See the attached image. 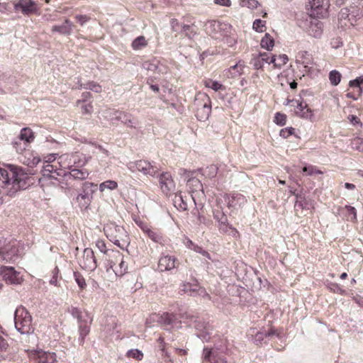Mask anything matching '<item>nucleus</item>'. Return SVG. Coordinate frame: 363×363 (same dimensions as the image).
<instances>
[{
    "label": "nucleus",
    "mask_w": 363,
    "mask_h": 363,
    "mask_svg": "<svg viewBox=\"0 0 363 363\" xmlns=\"http://www.w3.org/2000/svg\"><path fill=\"white\" fill-rule=\"evenodd\" d=\"M313 14L318 17H324L330 6V0H309Z\"/></svg>",
    "instance_id": "nucleus-18"
},
{
    "label": "nucleus",
    "mask_w": 363,
    "mask_h": 363,
    "mask_svg": "<svg viewBox=\"0 0 363 363\" xmlns=\"http://www.w3.org/2000/svg\"><path fill=\"white\" fill-rule=\"evenodd\" d=\"M12 145L16 151L20 154L26 152V147H28V144L21 140H20L18 137L13 140Z\"/></svg>",
    "instance_id": "nucleus-40"
},
{
    "label": "nucleus",
    "mask_w": 363,
    "mask_h": 363,
    "mask_svg": "<svg viewBox=\"0 0 363 363\" xmlns=\"http://www.w3.org/2000/svg\"><path fill=\"white\" fill-rule=\"evenodd\" d=\"M245 65L244 62L240 60L237 64L230 67V68L226 70L225 75L228 78H236L240 77L243 74V69Z\"/></svg>",
    "instance_id": "nucleus-24"
},
{
    "label": "nucleus",
    "mask_w": 363,
    "mask_h": 363,
    "mask_svg": "<svg viewBox=\"0 0 363 363\" xmlns=\"http://www.w3.org/2000/svg\"><path fill=\"white\" fill-rule=\"evenodd\" d=\"M117 187V182L113 180H107L106 182H104L99 186V189L101 191H104L106 189L113 190L116 189Z\"/></svg>",
    "instance_id": "nucleus-47"
},
{
    "label": "nucleus",
    "mask_w": 363,
    "mask_h": 363,
    "mask_svg": "<svg viewBox=\"0 0 363 363\" xmlns=\"http://www.w3.org/2000/svg\"><path fill=\"white\" fill-rule=\"evenodd\" d=\"M171 28L174 32L181 33L182 23H180L176 18H172L170 21Z\"/></svg>",
    "instance_id": "nucleus-56"
},
{
    "label": "nucleus",
    "mask_w": 363,
    "mask_h": 363,
    "mask_svg": "<svg viewBox=\"0 0 363 363\" xmlns=\"http://www.w3.org/2000/svg\"><path fill=\"white\" fill-rule=\"evenodd\" d=\"M294 130L295 129L291 127L283 128L280 130L279 135L283 138H287L294 133Z\"/></svg>",
    "instance_id": "nucleus-61"
},
{
    "label": "nucleus",
    "mask_w": 363,
    "mask_h": 363,
    "mask_svg": "<svg viewBox=\"0 0 363 363\" xmlns=\"http://www.w3.org/2000/svg\"><path fill=\"white\" fill-rule=\"evenodd\" d=\"M183 320L189 319L187 322L190 326L194 327L197 331L196 335L203 341H208L211 334L212 328L208 323H206L203 319L196 318L189 314L183 315L181 316Z\"/></svg>",
    "instance_id": "nucleus-4"
},
{
    "label": "nucleus",
    "mask_w": 363,
    "mask_h": 363,
    "mask_svg": "<svg viewBox=\"0 0 363 363\" xmlns=\"http://www.w3.org/2000/svg\"><path fill=\"white\" fill-rule=\"evenodd\" d=\"M119 114L118 121H121L124 125L131 128L138 127L139 122L131 113L121 111Z\"/></svg>",
    "instance_id": "nucleus-23"
},
{
    "label": "nucleus",
    "mask_w": 363,
    "mask_h": 363,
    "mask_svg": "<svg viewBox=\"0 0 363 363\" xmlns=\"http://www.w3.org/2000/svg\"><path fill=\"white\" fill-rule=\"evenodd\" d=\"M74 28L73 23L68 18H65L62 25H55L52 27V32H57L60 35H70Z\"/></svg>",
    "instance_id": "nucleus-22"
},
{
    "label": "nucleus",
    "mask_w": 363,
    "mask_h": 363,
    "mask_svg": "<svg viewBox=\"0 0 363 363\" xmlns=\"http://www.w3.org/2000/svg\"><path fill=\"white\" fill-rule=\"evenodd\" d=\"M147 45V41L143 35L137 37L131 44V47L134 50H142Z\"/></svg>",
    "instance_id": "nucleus-35"
},
{
    "label": "nucleus",
    "mask_w": 363,
    "mask_h": 363,
    "mask_svg": "<svg viewBox=\"0 0 363 363\" xmlns=\"http://www.w3.org/2000/svg\"><path fill=\"white\" fill-rule=\"evenodd\" d=\"M69 311L74 318H76L78 320V323L84 320L82 318V311L78 308L72 306L69 309Z\"/></svg>",
    "instance_id": "nucleus-53"
},
{
    "label": "nucleus",
    "mask_w": 363,
    "mask_h": 363,
    "mask_svg": "<svg viewBox=\"0 0 363 363\" xmlns=\"http://www.w3.org/2000/svg\"><path fill=\"white\" fill-rule=\"evenodd\" d=\"M296 62L303 65L305 68H308L313 64V59L308 52L300 51L296 55Z\"/></svg>",
    "instance_id": "nucleus-27"
},
{
    "label": "nucleus",
    "mask_w": 363,
    "mask_h": 363,
    "mask_svg": "<svg viewBox=\"0 0 363 363\" xmlns=\"http://www.w3.org/2000/svg\"><path fill=\"white\" fill-rule=\"evenodd\" d=\"M127 269L128 265L123 260V257L121 258V259L118 261V264L116 265V267H115V268H113V272L115 273L116 276L121 277L127 272Z\"/></svg>",
    "instance_id": "nucleus-38"
},
{
    "label": "nucleus",
    "mask_w": 363,
    "mask_h": 363,
    "mask_svg": "<svg viewBox=\"0 0 363 363\" xmlns=\"http://www.w3.org/2000/svg\"><path fill=\"white\" fill-rule=\"evenodd\" d=\"M169 72V67L163 62L158 60L155 73L159 74H164Z\"/></svg>",
    "instance_id": "nucleus-55"
},
{
    "label": "nucleus",
    "mask_w": 363,
    "mask_h": 363,
    "mask_svg": "<svg viewBox=\"0 0 363 363\" xmlns=\"http://www.w3.org/2000/svg\"><path fill=\"white\" fill-rule=\"evenodd\" d=\"M342 75L337 70H332L329 73V80L333 86H337L341 81Z\"/></svg>",
    "instance_id": "nucleus-44"
},
{
    "label": "nucleus",
    "mask_w": 363,
    "mask_h": 363,
    "mask_svg": "<svg viewBox=\"0 0 363 363\" xmlns=\"http://www.w3.org/2000/svg\"><path fill=\"white\" fill-rule=\"evenodd\" d=\"M77 89H89V90H91L92 91H94L96 93H100L101 92V86L94 82H88L87 83H85V84H79L78 86L76 87Z\"/></svg>",
    "instance_id": "nucleus-36"
},
{
    "label": "nucleus",
    "mask_w": 363,
    "mask_h": 363,
    "mask_svg": "<svg viewBox=\"0 0 363 363\" xmlns=\"http://www.w3.org/2000/svg\"><path fill=\"white\" fill-rule=\"evenodd\" d=\"M303 172H305L306 175L309 176L315 174H321L323 173L321 171L318 170L316 167L311 164L303 167Z\"/></svg>",
    "instance_id": "nucleus-48"
},
{
    "label": "nucleus",
    "mask_w": 363,
    "mask_h": 363,
    "mask_svg": "<svg viewBox=\"0 0 363 363\" xmlns=\"http://www.w3.org/2000/svg\"><path fill=\"white\" fill-rule=\"evenodd\" d=\"M127 355L128 357H132L137 360H141L143 357V352L138 349H133L128 350L127 352Z\"/></svg>",
    "instance_id": "nucleus-51"
},
{
    "label": "nucleus",
    "mask_w": 363,
    "mask_h": 363,
    "mask_svg": "<svg viewBox=\"0 0 363 363\" xmlns=\"http://www.w3.org/2000/svg\"><path fill=\"white\" fill-rule=\"evenodd\" d=\"M252 64L255 69H261V68H262V67L264 65V58L260 57L259 55L257 57H255L252 60Z\"/></svg>",
    "instance_id": "nucleus-57"
},
{
    "label": "nucleus",
    "mask_w": 363,
    "mask_h": 363,
    "mask_svg": "<svg viewBox=\"0 0 363 363\" xmlns=\"http://www.w3.org/2000/svg\"><path fill=\"white\" fill-rule=\"evenodd\" d=\"M16 11H21L23 15L29 16L38 12V8L33 0H18L13 4Z\"/></svg>",
    "instance_id": "nucleus-13"
},
{
    "label": "nucleus",
    "mask_w": 363,
    "mask_h": 363,
    "mask_svg": "<svg viewBox=\"0 0 363 363\" xmlns=\"http://www.w3.org/2000/svg\"><path fill=\"white\" fill-rule=\"evenodd\" d=\"M265 24H266V22L264 21H262L261 19H256L253 22L252 28L257 32L262 33L264 30Z\"/></svg>",
    "instance_id": "nucleus-50"
},
{
    "label": "nucleus",
    "mask_w": 363,
    "mask_h": 363,
    "mask_svg": "<svg viewBox=\"0 0 363 363\" xmlns=\"http://www.w3.org/2000/svg\"><path fill=\"white\" fill-rule=\"evenodd\" d=\"M242 7H247L250 9H254L259 4L257 0H241L240 3Z\"/></svg>",
    "instance_id": "nucleus-49"
},
{
    "label": "nucleus",
    "mask_w": 363,
    "mask_h": 363,
    "mask_svg": "<svg viewBox=\"0 0 363 363\" xmlns=\"http://www.w3.org/2000/svg\"><path fill=\"white\" fill-rule=\"evenodd\" d=\"M296 200L294 205L296 211H298V208L304 209L308 208V201L303 195L297 194L296 195Z\"/></svg>",
    "instance_id": "nucleus-41"
},
{
    "label": "nucleus",
    "mask_w": 363,
    "mask_h": 363,
    "mask_svg": "<svg viewBox=\"0 0 363 363\" xmlns=\"http://www.w3.org/2000/svg\"><path fill=\"white\" fill-rule=\"evenodd\" d=\"M155 323H158L165 326H170L172 328H179L180 321L176 315L168 312L160 314H152L146 320V325L147 327H152Z\"/></svg>",
    "instance_id": "nucleus-6"
},
{
    "label": "nucleus",
    "mask_w": 363,
    "mask_h": 363,
    "mask_svg": "<svg viewBox=\"0 0 363 363\" xmlns=\"http://www.w3.org/2000/svg\"><path fill=\"white\" fill-rule=\"evenodd\" d=\"M181 33L191 39L197 34V28L195 24H182Z\"/></svg>",
    "instance_id": "nucleus-32"
},
{
    "label": "nucleus",
    "mask_w": 363,
    "mask_h": 363,
    "mask_svg": "<svg viewBox=\"0 0 363 363\" xmlns=\"http://www.w3.org/2000/svg\"><path fill=\"white\" fill-rule=\"evenodd\" d=\"M18 138L20 140H21L28 144L34 140V134L30 128H23L21 129Z\"/></svg>",
    "instance_id": "nucleus-33"
},
{
    "label": "nucleus",
    "mask_w": 363,
    "mask_h": 363,
    "mask_svg": "<svg viewBox=\"0 0 363 363\" xmlns=\"http://www.w3.org/2000/svg\"><path fill=\"white\" fill-rule=\"evenodd\" d=\"M121 112V111L119 110L106 108L103 111V116L112 123H114L115 121H118Z\"/></svg>",
    "instance_id": "nucleus-31"
},
{
    "label": "nucleus",
    "mask_w": 363,
    "mask_h": 363,
    "mask_svg": "<svg viewBox=\"0 0 363 363\" xmlns=\"http://www.w3.org/2000/svg\"><path fill=\"white\" fill-rule=\"evenodd\" d=\"M160 187L164 194L168 196L175 190V183L169 172H163L158 176Z\"/></svg>",
    "instance_id": "nucleus-12"
},
{
    "label": "nucleus",
    "mask_w": 363,
    "mask_h": 363,
    "mask_svg": "<svg viewBox=\"0 0 363 363\" xmlns=\"http://www.w3.org/2000/svg\"><path fill=\"white\" fill-rule=\"evenodd\" d=\"M349 86L352 91H348L346 96L357 100L363 94V75L350 81Z\"/></svg>",
    "instance_id": "nucleus-17"
},
{
    "label": "nucleus",
    "mask_w": 363,
    "mask_h": 363,
    "mask_svg": "<svg viewBox=\"0 0 363 363\" xmlns=\"http://www.w3.org/2000/svg\"><path fill=\"white\" fill-rule=\"evenodd\" d=\"M82 268L87 271H94L97 267V262L91 248H85L82 258L79 261Z\"/></svg>",
    "instance_id": "nucleus-11"
},
{
    "label": "nucleus",
    "mask_w": 363,
    "mask_h": 363,
    "mask_svg": "<svg viewBox=\"0 0 363 363\" xmlns=\"http://www.w3.org/2000/svg\"><path fill=\"white\" fill-rule=\"evenodd\" d=\"M187 186L192 192L194 191L201 190L203 187L200 180L196 178L189 179L187 181Z\"/></svg>",
    "instance_id": "nucleus-42"
},
{
    "label": "nucleus",
    "mask_w": 363,
    "mask_h": 363,
    "mask_svg": "<svg viewBox=\"0 0 363 363\" xmlns=\"http://www.w3.org/2000/svg\"><path fill=\"white\" fill-rule=\"evenodd\" d=\"M179 265L178 259L169 255H163L158 261V269L160 272H167L175 269Z\"/></svg>",
    "instance_id": "nucleus-16"
},
{
    "label": "nucleus",
    "mask_w": 363,
    "mask_h": 363,
    "mask_svg": "<svg viewBox=\"0 0 363 363\" xmlns=\"http://www.w3.org/2000/svg\"><path fill=\"white\" fill-rule=\"evenodd\" d=\"M288 60L289 59L286 55H280L278 57L272 55L271 56L270 62H272L275 67H281L284 65Z\"/></svg>",
    "instance_id": "nucleus-37"
},
{
    "label": "nucleus",
    "mask_w": 363,
    "mask_h": 363,
    "mask_svg": "<svg viewBox=\"0 0 363 363\" xmlns=\"http://www.w3.org/2000/svg\"><path fill=\"white\" fill-rule=\"evenodd\" d=\"M75 18L82 26L90 20V17L87 15H77Z\"/></svg>",
    "instance_id": "nucleus-64"
},
{
    "label": "nucleus",
    "mask_w": 363,
    "mask_h": 363,
    "mask_svg": "<svg viewBox=\"0 0 363 363\" xmlns=\"http://www.w3.org/2000/svg\"><path fill=\"white\" fill-rule=\"evenodd\" d=\"M211 102L209 96L203 93L196 94L194 106L196 108V116L199 121L208 119L211 112Z\"/></svg>",
    "instance_id": "nucleus-5"
},
{
    "label": "nucleus",
    "mask_w": 363,
    "mask_h": 363,
    "mask_svg": "<svg viewBox=\"0 0 363 363\" xmlns=\"http://www.w3.org/2000/svg\"><path fill=\"white\" fill-rule=\"evenodd\" d=\"M274 335V331L271 330H263L262 331L257 332L254 337V342L257 344H261L262 340H264V337H270Z\"/></svg>",
    "instance_id": "nucleus-34"
},
{
    "label": "nucleus",
    "mask_w": 363,
    "mask_h": 363,
    "mask_svg": "<svg viewBox=\"0 0 363 363\" xmlns=\"http://www.w3.org/2000/svg\"><path fill=\"white\" fill-rule=\"evenodd\" d=\"M308 31L310 35L314 38H320L323 33V23L317 19H315L313 21L311 22Z\"/></svg>",
    "instance_id": "nucleus-28"
},
{
    "label": "nucleus",
    "mask_w": 363,
    "mask_h": 363,
    "mask_svg": "<svg viewBox=\"0 0 363 363\" xmlns=\"http://www.w3.org/2000/svg\"><path fill=\"white\" fill-rule=\"evenodd\" d=\"M274 122L279 125H284L286 122V116L281 113H277L274 116Z\"/></svg>",
    "instance_id": "nucleus-59"
},
{
    "label": "nucleus",
    "mask_w": 363,
    "mask_h": 363,
    "mask_svg": "<svg viewBox=\"0 0 363 363\" xmlns=\"http://www.w3.org/2000/svg\"><path fill=\"white\" fill-rule=\"evenodd\" d=\"M158 60H157L156 58H153V59L145 61L142 65L143 68L146 70L151 71V72H153L154 73H155L157 65H158Z\"/></svg>",
    "instance_id": "nucleus-43"
},
{
    "label": "nucleus",
    "mask_w": 363,
    "mask_h": 363,
    "mask_svg": "<svg viewBox=\"0 0 363 363\" xmlns=\"http://www.w3.org/2000/svg\"><path fill=\"white\" fill-rule=\"evenodd\" d=\"M128 168L131 172L139 171L145 175L155 177L158 173V168L153 166L150 162L146 160H138L129 164Z\"/></svg>",
    "instance_id": "nucleus-10"
},
{
    "label": "nucleus",
    "mask_w": 363,
    "mask_h": 363,
    "mask_svg": "<svg viewBox=\"0 0 363 363\" xmlns=\"http://www.w3.org/2000/svg\"><path fill=\"white\" fill-rule=\"evenodd\" d=\"M91 320H92L90 318L89 323L87 322V320H85L78 323L79 333L78 341L80 345L84 344L85 337L89 333Z\"/></svg>",
    "instance_id": "nucleus-25"
},
{
    "label": "nucleus",
    "mask_w": 363,
    "mask_h": 363,
    "mask_svg": "<svg viewBox=\"0 0 363 363\" xmlns=\"http://www.w3.org/2000/svg\"><path fill=\"white\" fill-rule=\"evenodd\" d=\"M121 258H123V255L118 250H111L108 252L107 256L104 257L107 272H109L111 269L113 271V268L116 267Z\"/></svg>",
    "instance_id": "nucleus-19"
},
{
    "label": "nucleus",
    "mask_w": 363,
    "mask_h": 363,
    "mask_svg": "<svg viewBox=\"0 0 363 363\" xmlns=\"http://www.w3.org/2000/svg\"><path fill=\"white\" fill-rule=\"evenodd\" d=\"M213 218L218 223V228L222 233H225L236 238L238 230L228 223L227 216L220 210L213 211Z\"/></svg>",
    "instance_id": "nucleus-7"
},
{
    "label": "nucleus",
    "mask_w": 363,
    "mask_h": 363,
    "mask_svg": "<svg viewBox=\"0 0 363 363\" xmlns=\"http://www.w3.org/2000/svg\"><path fill=\"white\" fill-rule=\"evenodd\" d=\"M35 363H58L55 352L38 351L35 354Z\"/></svg>",
    "instance_id": "nucleus-21"
},
{
    "label": "nucleus",
    "mask_w": 363,
    "mask_h": 363,
    "mask_svg": "<svg viewBox=\"0 0 363 363\" xmlns=\"http://www.w3.org/2000/svg\"><path fill=\"white\" fill-rule=\"evenodd\" d=\"M65 177H69V178H73L74 179L83 180L88 177L89 172L85 169H72L70 170L69 174L64 173Z\"/></svg>",
    "instance_id": "nucleus-29"
},
{
    "label": "nucleus",
    "mask_w": 363,
    "mask_h": 363,
    "mask_svg": "<svg viewBox=\"0 0 363 363\" xmlns=\"http://www.w3.org/2000/svg\"><path fill=\"white\" fill-rule=\"evenodd\" d=\"M225 201L229 208L242 207L246 202V197L240 193H233L225 197Z\"/></svg>",
    "instance_id": "nucleus-20"
},
{
    "label": "nucleus",
    "mask_w": 363,
    "mask_h": 363,
    "mask_svg": "<svg viewBox=\"0 0 363 363\" xmlns=\"http://www.w3.org/2000/svg\"><path fill=\"white\" fill-rule=\"evenodd\" d=\"M181 290L184 293L189 296H202L203 298L206 297L208 298H210L208 294L206 292V289L203 287L200 286L197 284H191L189 282H185L181 286Z\"/></svg>",
    "instance_id": "nucleus-15"
},
{
    "label": "nucleus",
    "mask_w": 363,
    "mask_h": 363,
    "mask_svg": "<svg viewBox=\"0 0 363 363\" xmlns=\"http://www.w3.org/2000/svg\"><path fill=\"white\" fill-rule=\"evenodd\" d=\"M15 328L21 334H29L33 332L32 316L23 306L16 308L14 315Z\"/></svg>",
    "instance_id": "nucleus-3"
},
{
    "label": "nucleus",
    "mask_w": 363,
    "mask_h": 363,
    "mask_svg": "<svg viewBox=\"0 0 363 363\" xmlns=\"http://www.w3.org/2000/svg\"><path fill=\"white\" fill-rule=\"evenodd\" d=\"M349 17H350L349 9L347 8L342 9L340 12L338 14L339 21H342L343 20H346L347 18H348V20L350 21V19Z\"/></svg>",
    "instance_id": "nucleus-63"
},
{
    "label": "nucleus",
    "mask_w": 363,
    "mask_h": 363,
    "mask_svg": "<svg viewBox=\"0 0 363 363\" xmlns=\"http://www.w3.org/2000/svg\"><path fill=\"white\" fill-rule=\"evenodd\" d=\"M0 257L7 262H14L18 258L14 244H11L5 238L0 239Z\"/></svg>",
    "instance_id": "nucleus-9"
},
{
    "label": "nucleus",
    "mask_w": 363,
    "mask_h": 363,
    "mask_svg": "<svg viewBox=\"0 0 363 363\" xmlns=\"http://www.w3.org/2000/svg\"><path fill=\"white\" fill-rule=\"evenodd\" d=\"M174 203L175 207L180 210L186 211L187 209V203L184 202L182 195H175Z\"/></svg>",
    "instance_id": "nucleus-46"
},
{
    "label": "nucleus",
    "mask_w": 363,
    "mask_h": 363,
    "mask_svg": "<svg viewBox=\"0 0 363 363\" xmlns=\"http://www.w3.org/2000/svg\"><path fill=\"white\" fill-rule=\"evenodd\" d=\"M104 230L110 241L120 248L124 249L129 244L128 234L123 226L110 223L105 225Z\"/></svg>",
    "instance_id": "nucleus-2"
},
{
    "label": "nucleus",
    "mask_w": 363,
    "mask_h": 363,
    "mask_svg": "<svg viewBox=\"0 0 363 363\" xmlns=\"http://www.w3.org/2000/svg\"><path fill=\"white\" fill-rule=\"evenodd\" d=\"M204 30L206 33L213 38H218L224 35L230 28V25L218 21L210 20L205 23Z\"/></svg>",
    "instance_id": "nucleus-8"
},
{
    "label": "nucleus",
    "mask_w": 363,
    "mask_h": 363,
    "mask_svg": "<svg viewBox=\"0 0 363 363\" xmlns=\"http://www.w3.org/2000/svg\"><path fill=\"white\" fill-rule=\"evenodd\" d=\"M96 247L99 250L100 252L104 253V258L107 256L108 252L111 250H107L106 244L103 240H98L96 243Z\"/></svg>",
    "instance_id": "nucleus-58"
},
{
    "label": "nucleus",
    "mask_w": 363,
    "mask_h": 363,
    "mask_svg": "<svg viewBox=\"0 0 363 363\" xmlns=\"http://www.w3.org/2000/svg\"><path fill=\"white\" fill-rule=\"evenodd\" d=\"M33 179L22 167L9 164L7 169L0 167V186L6 195L13 197L33 184Z\"/></svg>",
    "instance_id": "nucleus-1"
},
{
    "label": "nucleus",
    "mask_w": 363,
    "mask_h": 363,
    "mask_svg": "<svg viewBox=\"0 0 363 363\" xmlns=\"http://www.w3.org/2000/svg\"><path fill=\"white\" fill-rule=\"evenodd\" d=\"M152 241L155 242H160L162 240V237L157 230H152L149 231V234L147 235Z\"/></svg>",
    "instance_id": "nucleus-60"
},
{
    "label": "nucleus",
    "mask_w": 363,
    "mask_h": 363,
    "mask_svg": "<svg viewBox=\"0 0 363 363\" xmlns=\"http://www.w3.org/2000/svg\"><path fill=\"white\" fill-rule=\"evenodd\" d=\"M74 277L75 279L76 282L77 283L79 287L81 289H84L86 286V281L84 277L79 274V272H74Z\"/></svg>",
    "instance_id": "nucleus-52"
},
{
    "label": "nucleus",
    "mask_w": 363,
    "mask_h": 363,
    "mask_svg": "<svg viewBox=\"0 0 363 363\" xmlns=\"http://www.w3.org/2000/svg\"><path fill=\"white\" fill-rule=\"evenodd\" d=\"M260 45L262 48H265L267 50H271L274 45V40L269 34L266 33L262 38Z\"/></svg>",
    "instance_id": "nucleus-39"
},
{
    "label": "nucleus",
    "mask_w": 363,
    "mask_h": 363,
    "mask_svg": "<svg viewBox=\"0 0 363 363\" xmlns=\"http://www.w3.org/2000/svg\"><path fill=\"white\" fill-rule=\"evenodd\" d=\"M350 146L353 150L363 152V138L360 137L353 138L351 140Z\"/></svg>",
    "instance_id": "nucleus-45"
},
{
    "label": "nucleus",
    "mask_w": 363,
    "mask_h": 363,
    "mask_svg": "<svg viewBox=\"0 0 363 363\" xmlns=\"http://www.w3.org/2000/svg\"><path fill=\"white\" fill-rule=\"evenodd\" d=\"M41 172L43 177L53 178L55 179H57L55 175L60 176L62 174L60 172H58L57 166L52 164H44Z\"/></svg>",
    "instance_id": "nucleus-26"
},
{
    "label": "nucleus",
    "mask_w": 363,
    "mask_h": 363,
    "mask_svg": "<svg viewBox=\"0 0 363 363\" xmlns=\"http://www.w3.org/2000/svg\"><path fill=\"white\" fill-rule=\"evenodd\" d=\"M0 274L6 282L11 284H20L22 279L20 273L16 271L13 267H1Z\"/></svg>",
    "instance_id": "nucleus-14"
},
{
    "label": "nucleus",
    "mask_w": 363,
    "mask_h": 363,
    "mask_svg": "<svg viewBox=\"0 0 363 363\" xmlns=\"http://www.w3.org/2000/svg\"><path fill=\"white\" fill-rule=\"evenodd\" d=\"M297 115L301 118L310 120H311L313 117L312 111L308 108V106L304 111L301 112H297Z\"/></svg>",
    "instance_id": "nucleus-62"
},
{
    "label": "nucleus",
    "mask_w": 363,
    "mask_h": 363,
    "mask_svg": "<svg viewBox=\"0 0 363 363\" xmlns=\"http://www.w3.org/2000/svg\"><path fill=\"white\" fill-rule=\"evenodd\" d=\"M291 102L293 103L292 106L296 107V114H297V112H301V111H304L308 107V104L303 101H298L293 100V101H291Z\"/></svg>",
    "instance_id": "nucleus-54"
},
{
    "label": "nucleus",
    "mask_w": 363,
    "mask_h": 363,
    "mask_svg": "<svg viewBox=\"0 0 363 363\" xmlns=\"http://www.w3.org/2000/svg\"><path fill=\"white\" fill-rule=\"evenodd\" d=\"M76 199L79 203V206L82 210L86 209L91 203L89 195L87 192L85 191V189H84L83 193L77 195Z\"/></svg>",
    "instance_id": "nucleus-30"
}]
</instances>
